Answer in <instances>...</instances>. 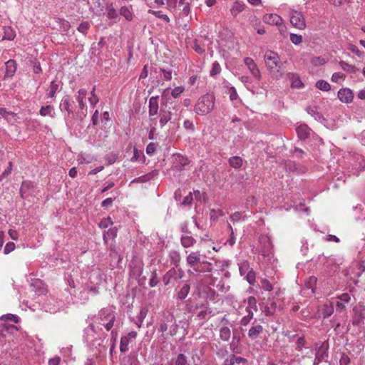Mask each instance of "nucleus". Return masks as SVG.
Here are the masks:
<instances>
[{"mask_svg": "<svg viewBox=\"0 0 365 365\" xmlns=\"http://www.w3.org/2000/svg\"><path fill=\"white\" fill-rule=\"evenodd\" d=\"M119 13L121 16H124L125 19L128 21H132L133 20V14L130 11V9L126 6H123L120 9Z\"/></svg>", "mask_w": 365, "mask_h": 365, "instance_id": "2f4dec72", "label": "nucleus"}, {"mask_svg": "<svg viewBox=\"0 0 365 365\" xmlns=\"http://www.w3.org/2000/svg\"><path fill=\"white\" fill-rule=\"evenodd\" d=\"M39 113L42 116H50L52 118L55 117L54 108L50 105L42 106Z\"/></svg>", "mask_w": 365, "mask_h": 365, "instance_id": "393cba45", "label": "nucleus"}, {"mask_svg": "<svg viewBox=\"0 0 365 365\" xmlns=\"http://www.w3.org/2000/svg\"><path fill=\"white\" fill-rule=\"evenodd\" d=\"M247 362V359L241 356H237L235 354H230L224 360V365H235V364H241Z\"/></svg>", "mask_w": 365, "mask_h": 365, "instance_id": "f8f14e48", "label": "nucleus"}, {"mask_svg": "<svg viewBox=\"0 0 365 365\" xmlns=\"http://www.w3.org/2000/svg\"><path fill=\"white\" fill-rule=\"evenodd\" d=\"M183 126L185 130H190L191 132H193L195 130L194 124L190 120H185L183 123Z\"/></svg>", "mask_w": 365, "mask_h": 365, "instance_id": "0e129e2a", "label": "nucleus"}, {"mask_svg": "<svg viewBox=\"0 0 365 365\" xmlns=\"http://www.w3.org/2000/svg\"><path fill=\"white\" fill-rule=\"evenodd\" d=\"M183 272L180 269L178 271L175 268L170 269L168 271L163 277V282L165 285H168L173 281H176L181 279L182 277Z\"/></svg>", "mask_w": 365, "mask_h": 365, "instance_id": "423d86ee", "label": "nucleus"}, {"mask_svg": "<svg viewBox=\"0 0 365 365\" xmlns=\"http://www.w3.org/2000/svg\"><path fill=\"white\" fill-rule=\"evenodd\" d=\"M175 157V163L176 164L175 166L177 167L178 165H180L181 167H184L185 165H187L190 163V160L187 159V158L180 155L177 154L174 155Z\"/></svg>", "mask_w": 365, "mask_h": 365, "instance_id": "7c9ffc66", "label": "nucleus"}, {"mask_svg": "<svg viewBox=\"0 0 365 365\" xmlns=\"http://www.w3.org/2000/svg\"><path fill=\"white\" fill-rule=\"evenodd\" d=\"M117 231L115 229H110L106 233L103 234V240L106 242L108 239L113 238L116 236Z\"/></svg>", "mask_w": 365, "mask_h": 365, "instance_id": "37998d69", "label": "nucleus"}, {"mask_svg": "<svg viewBox=\"0 0 365 365\" xmlns=\"http://www.w3.org/2000/svg\"><path fill=\"white\" fill-rule=\"evenodd\" d=\"M200 308L202 309L197 314V317L199 319H208L210 317L215 315L212 309L205 304H201Z\"/></svg>", "mask_w": 365, "mask_h": 365, "instance_id": "4468645a", "label": "nucleus"}, {"mask_svg": "<svg viewBox=\"0 0 365 365\" xmlns=\"http://www.w3.org/2000/svg\"><path fill=\"white\" fill-rule=\"evenodd\" d=\"M230 165L235 169H239L242 165V159L240 156H233L229 159Z\"/></svg>", "mask_w": 365, "mask_h": 365, "instance_id": "c756f323", "label": "nucleus"}, {"mask_svg": "<svg viewBox=\"0 0 365 365\" xmlns=\"http://www.w3.org/2000/svg\"><path fill=\"white\" fill-rule=\"evenodd\" d=\"M350 363V358L346 354H341L339 359V365H347Z\"/></svg>", "mask_w": 365, "mask_h": 365, "instance_id": "338daca9", "label": "nucleus"}, {"mask_svg": "<svg viewBox=\"0 0 365 365\" xmlns=\"http://www.w3.org/2000/svg\"><path fill=\"white\" fill-rule=\"evenodd\" d=\"M316 87L323 91H328L330 90L331 86L328 82L324 80H319L316 83Z\"/></svg>", "mask_w": 365, "mask_h": 365, "instance_id": "c9c22d12", "label": "nucleus"}, {"mask_svg": "<svg viewBox=\"0 0 365 365\" xmlns=\"http://www.w3.org/2000/svg\"><path fill=\"white\" fill-rule=\"evenodd\" d=\"M264 329L260 324L253 325L248 331V336L252 340L256 339L260 334L262 333Z\"/></svg>", "mask_w": 365, "mask_h": 365, "instance_id": "a211bd4d", "label": "nucleus"}, {"mask_svg": "<svg viewBox=\"0 0 365 365\" xmlns=\"http://www.w3.org/2000/svg\"><path fill=\"white\" fill-rule=\"evenodd\" d=\"M246 279L250 284L253 285L255 282V272L252 270H250L246 274Z\"/></svg>", "mask_w": 365, "mask_h": 365, "instance_id": "de8ad7c7", "label": "nucleus"}, {"mask_svg": "<svg viewBox=\"0 0 365 365\" xmlns=\"http://www.w3.org/2000/svg\"><path fill=\"white\" fill-rule=\"evenodd\" d=\"M16 70V63L14 60H9L6 63V75L11 77L14 75Z\"/></svg>", "mask_w": 365, "mask_h": 365, "instance_id": "b1692460", "label": "nucleus"}, {"mask_svg": "<svg viewBox=\"0 0 365 365\" xmlns=\"http://www.w3.org/2000/svg\"><path fill=\"white\" fill-rule=\"evenodd\" d=\"M60 91V83L56 81H52L48 89L47 96L48 98H54L57 91Z\"/></svg>", "mask_w": 365, "mask_h": 365, "instance_id": "4be33fe9", "label": "nucleus"}, {"mask_svg": "<svg viewBox=\"0 0 365 365\" xmlns=\"http://www.w3.org/2000/svg\"><path fill=\"white\" fill-rule=\"evenodd\" d=\"M14 249H15V244L12 242H9L6 245V246L4 247V253L5 255H8L9 253H10L13 250H14Z\"/></svg>", "mask_w": 365, "mask_h": 365, "instance_id": "e2e57ef3", "label": "nucleus"}, {"mask_svg": "<svg viewBox=\"0 0 365 365\" xmlns=\"http://www.w3.org/2000/svg\"><path fill=\"white\" fill-rule=\"evenodd\" d=\"M159 117L160 128H163L168 122L175 123L180 118L178 109L171 104L169 106L167 103H161Z\"/></svg>", "mask_w": 365, "mask_h": 365, "instance_id": "f257e3e1", "label": "nucleus"}, {"mask_svg": "<svg viewBox=\"0 0 365 365\" xmlns=\"http://www.w3.org/2000/svg\"><path fill=\"white\" fill-rule=\"evenodd\" d=\"M329 346L328 341H324L322 343L320 346L317 349L315 354V361L317 363H320L321 361H327L329 356Z\"/></svg>", "mask_w": 365, "mask_h": 365, "instance_id": "20e7f679", "label": "nucleus"}, {"mask_svg": "<svg viewBox=\"0 0 365 365\" xmlns=\"http://www.w3.org/2000/svg\"><path fill=\"white\" fill-rule=\"evenodd\" d=\"M231 336V330L228 327H222L220 329V338L223 341H228Z\"/></svg>", "mask_w": 365, "mask_h": 365, "instance_id": "a878e982", "label": "nucleus"}, {"mask_svg": "<svg viewBox=\"0 0 365 365\" xmlns=\"http://www.w3.org/2000/svg\"><path fill=\"white\" fill-rule=\"evenodd\" d=\"M279 55L272 51H267L264 54V61L270 71L279 66Z\"/></svg>", "mask_w": 365, "mask_h": 365, "instance_id": "39448f33", "label": "nucleus"}, {"mask_svg": "<svg viewBox=\"0 0 365 365\" xmlns=\"http://www.w3.org/2000/svg\"><path fill=\"white\" fill-rule=\"evenodd\" d=\"M296 131L301 140L307 139L310 135L311 129L306 124H301L297 127Z\"/></svg>", "mask_w": 365, "mask_h": 365, "instance_id": "ddd939ff", "label": "nucleus"}, {"mask_svg": "<svg viewBox=\"0 0 365 365\" xmlns=\"http://www.w3.org/2000/svg\"><path fill=\"white\" fill-rule=\"evenodd\" d=\"M317 278L314 276H312L309 277V281L307 282V287L311 289L312 291L316 288Z\"/></svg>", "mask_w": 365, "mask_h": 365, "instance_id": "09e8293b", "label": "nucleus"}, {"mask_svg": "<svg viewBox=\"0 0 365 365\" xmlns=\"http://www.w3.org/2000/svg\"><path fill=\"white\" fill-rule=\"evenodd\" d=\"M215 106V96L212 94H205L197 101L194 110L198 115H206L210 113Z\"/></svg>", "mask_w": 365, "mask_h": 365, "instance_id": "f03ea898", "label": "nucleus"}, {"mask_svg": "<svg viewBox=\"0 0 365 365\" xmlns=\"http://www.w3.org/2000/svg\"><path fill=\"white\" fill-rule=\"evenodd\" d=\"M248 307L253 309L255 311H257V300L255 297L250 296L247 298Z\"/></svg>", "mask_w": 365, "mask_h": 365, "instance_id": "c03bdc74", "label": "nucleus"}, {"mask_svg": "<svg viewBox=\"0 0 365 365\" xmlns=\"http://www.w3.org/2000/svg\"><path fill=\"white\" fill-rule=\"evenodd\" d=\"M339 65L344 71L348 73H356L359 71L355 66L349 64L344 61H339Z\"/></svg>", "mask_w": 365, "mask_h": 365, "instance_id": "c85d7f7f", "label": "nucleus"}, {"mask_svg": "<svg viewBox=\"0 0 365 365\" xmlns=\"http://www.w3.org/2000/svg\"><path fill=\"white\" fill-rule=\"evenodd\" d=\"M287 78L291 81L292 88H300L304 86V84L302 82L298 74L294 73H289L287 74Z\"/></svg>", "mask_w": 365, "mask_h": 365, "instance_id": "dca6fc26", "label": "nucleus"}, {"mask_svg": "<svg viewBox=\"0 0 365 365\" xmlns=\"http://www.w3.org/2000/svg\"><path fill=\"white\" fill-rule=\"evenodd\" d=\"M1 319H5L6 320L11 321L14 323L19 322V317L16 315H14L12 314H8L4 315L1 317Z\"/></svg>", "mask_w": 365, "mask_h": 365, "instance_id": "bf43d9fd", "label": "nucleus"}, {"mask_svg": "<svg viewBox=\"0 0 365 365\" xmlns=\"http://www.w3.org/2000/svg\"><path fill=\"white\" fill-rule=\"evenodd\" d=\"M156 271V269H154L151 272V277L149 281V285L151 287H155L159 282Z\"/></svg>", "mask_w": 365, "mask_h": 365, "instance_id": "58836bf2", "label": "nucleus"}, {"mask_svg": "<svg viewBox=\"0 0 365 365\" xmlns=\"http://www.w3.org/2000/svg\"><path fill=\"white\" fill-rule=\"evenodd\" d=\"M166 319H167V322H174L173 325L170 327V335L172 336L176 335V334L178 331L179 326L176 323V321L175 320V318H174L173 315H169L168 317H167Z\"/></svg>", "mask_w": 365, "mask_h": 365, "instance_id": "cd10ccee", "label": "nucleus"}, {"mask_svg": "<svg viewBox=\"0 0 365 365\" xmlns=\"http://www.w3.org/2000/svg\"><path fill=\"white\" fill-rule=\"evenodd\" d=\"M221 71V67L220 66V64L215 61L212 63V69L210 71V76H215L217 74H219Z\"/></svg>", "mask_w": 365, "mask_h": 365, "instance_id": "a19ab883", "label": "nucleus"}, {"mask_svg": "<svg viewBox=\"0 0 365 365\" xmlns=\"http://www.w3.org/2000/svg\"><path fill=\"white\" fill-rule=\"evenodd\" d=\"M239 344H240L230 342V351L232 353V354H240L241 351H240V348L239 346Z\"/></svg>", "mask_w": 365, "mask_h": 365, "instance_id": "6e6d98bb", "label": "nucleus"}, {"mask_svg": "<svg viewBox=\"0 0 365 365\" xmlns=\"http://www.w3.org/2000/svg\"><path fill=\"white\" fill-rule=\"evenodd\" d=\"M173 365H190L188 357L184 354H178L175 359H173Z\"/></svg>", "mask_w": 365, "mask_h": 365, "instance_id": "aec40b11", "label": "nucleus"}, {"mask_svg": "<svg viewBox=\"0 0 365 365\" xmlns=\"http://www.w3.org/2000/svg\"><path fill=\"white\" fill-rule=\"evenodd\" d=\"M147 314V311L145 309H141L140 313L137 316V320L135 322L136 326L140 328L142 326L144 319Z\"/></svg>", "mask_w": 365, "mask_h": 365, "instance_id": "f704fd0d", "label": "nucleus"}, {"mask_svg": "<svg viewBox=\"0 0 365 365\" xmlns=\"http://www.w3.org/2000/svg\"><path fill=\"white\" fill-rule=\"evenodd\" d=\"M290 41L295 45H299L302 42V36L295 34H290Z\"/></svg>", "mask_w": 365, "mask_h": 365, "instance_id": "a18cd8bd", "label": "nucleus"}, {"mask_svg": "<svg viewBox=\"0 0 365 365\" xmlns=\"http://www.w3.org/2000/svg\"><path fill=\"white\" fill-rule=\"evenodd\" d=\"M205 292H206L207 294V298H209L211 300H215L216 293L214 289H211L209 287H205Z\"/></svg>", "mask_w": 365, "mask_h": 365, "instance_id": "680f3d73", "label": "nucleus"}, {"mask_svg": "<svg viewBox=\"0 0 365 365\" xmlns=\"http://www.w3.org/2000/svg\"><path fill=\"white\" fill-rule=\"evenodd\" d=\"M250 264L247 261L243 262L240 266V273L242 276L245 275L249 271Z\"/></svg>", "mask_w": 365, "mask_h": 365, "instance_id": "79ce46f5", "label": "nucleus"}, {"mask_svg": "<svg viewBox=\"0 0 365 365\" xmlns=\"http://www.w3.org/2000/svg\"><path fill=\"white\" fill-rule=\"evenodd\" d=\"M89 27H90V24L88 22H87V21L83 22L78 26V31L83 34H86V31L89 29Z\"/></svg>", "mask_w": 365, "mask_h": 365, "instance_id": "4d7b16f0", "label": "nucleus"}, {"mask_svg": "<svg viewBox=\"0 0 365 365\" xmlns=\"http://www.w3.org/2000/svg\"><path fill=\"white\" fill-rule=\"evenodd\" d=\"M307 111L309 115L314 117V118L317 120L323 121L325 120L324 116L319 112H318L317 109L314 108L308 107L307 108Z\"/></svg>", "mask_w": 365, "mask_h": 365, "instance_id": "473e14b6", "label": "nucleus"}, {"mask_svg": "<svg viewBox=\"0 0 365 365\" xmlns=\"http://www.w3.org/2000/svg\"><path fill=\"white\" fill-rule=\"evenodd\" d=\"M262 287L265 291H271L272 289V285L269 281L267 279H263L261 281Z\"/></svg>", "mask_w": 365, "mask_h": 365, "instance_id": "5fc2aeb1", "label": "nucleus"}, {"mask_svg": "<svg viewBox=\"0 0 365 365\" xmlns=\"http://www.w3.org/2000/svg\"><path fill=\"white\" fill-rule=\"evenodd\" d=\"M192 48L195 50V51L200 54L205 52V49L201 47L196 39L193 41Z\"/></svg>", "mask_w": 365, "mask_h": 365, "instance_id": "774afa93", "label": "nucleus"}, {"mask_svg": "<svg viewBox=\"0 0 365 365\" xmlns=\"http://www.w3.org/2000/svg\"><path fill=\"white\" fill-rule=\"evenodd\" d=\"M190 289V284L187 283L184 284L178 292V299L180 300L185 299L187 297Z\"/></svg>", "mask_w": 365, "mask_h": 365, "instance_id": "bb28decb", "label": "nucleus"}, {"mask_svg": "<svg viewBox=\"0 0 365 365\" xmlns=\"http://www.w3.org/2000/svg\"><path fill=\"white\" fill-rule=\"evenodd\" d=\"M87 95L86 90L81 88L78 91V95L76 96V99L78 103L79 108L83 110L86 107V104L84 103V99L86 98Z\"/></svg>", "mask_w": 365, "mask_h": 365, "instance_id": "5701e85b", "label": "nucleus"}, {"mask_svg": "<svg viewBox=\"0 0 365 365\" xmlns=\"http://www.w3.org/2000/svg\"><path fill=\"white\" fill-rule=\"evenodd\" d=\"M338 98L343 103H350L354 98L353 92L349 88H341L338 91Z\"/></svg>", "mask_w": 365, "mask_h": 365, "instance_id": "1a4fd4ad", "label": "nucleus"}, {"mask_svg": "<svg viewBox=\"0 0 365 365\" xmlns=\"http://www.w3.org/2000/svg\"><path fill=\"white\" fill-rule=\"evenodd\" d=\"M263 21L270 25L281 26L283 20L276 14H266L263 16Z\"/></svg>", "mask_w": 365, "mask_h": 365, "instance_id": "9d476101", "label": "nucleus"}, {"mask_svg": "<svg viewBox=\"0 0 365 365\" xmlns=\"http://www.w3.org/2000/svg\"><path fill=\"white\" fill-rule=\"evenodd\" d=\"M240 341H241V337H240V331L237 329H233L232 339L231 342L240 344Z\"/></svg>", "mask_w": 365, "mask_h": 365, "instance_id": "864d4df0", "label": "nucleus"}, {"mask_svg": "<svg viewBox=\"0 0 365 365\" xmlns=\"http://www.w3.org/2000/svg\"><path fill=\"white\" fill-rule=\"evenodd\" d=\"M245 64L247 66L253 77L258 81L262 78L260 71L252 58L247 57L244 60Z\"/></svg>", "mask_w": 365, "mask_h": 365, "instance_id": "0eeeda50", "label": "nucleus"}, {"mask_svg": "<svg viewBox=\"0 0 365 365\" xmlns=\"http://www.w3.org/2000/svg\"><path fill=\"white\" fill-rule=\"evenodd\" d=\"M95 90H96V88L93 87V88L91 93V97H90L88 98L91 105L93 106H95L96 105V103L98 102V98L97 97V96L95 93Z\"/></svg>", "mask_w": 365, "mask_h": 365, "instance_id": "603ef678", "label": "nucleus"}, {"mask_svg": "<svg viewBox=\"0 0 365 365\" xmlns=\"http://www.w3.org/2000/svg\"><path fill=\"white\" fill-rule=\"evenodd\" d=\"M341 78V79L345 78V75L344 73H339V72H336L332 74L331 81L333 82L337 83L339 81V80Z\"/></svg>", "mask_w": 365, "mask_h": 365, "instance_id": "69168bd1", "label": "nucleus"}, {"mask_svg": "<svg viewBox=\"0 0 365 365\" xmlns=\"http://www.w3.org/2000/svg\"><path fill=\"white\" fill-rule=\"evenodd\" d=\"M245 3L236 1L233 4V5L230 9L231 14L233 16H237L240 13H241L245 9Z\"/></svg>", "mask_w": 365, "mask_h": 365, "instance_id": "412c9836", "label": "nucleus"}, {"mask_svg": "<svg viewBox=\"0 0 365 365\" xmlns=\"http://www.w3.org/2000/svg\"><path fill=\"white\" fill-rule=\"evenodd\" d=\"M113 224V222L110 219V217H107L103 219L101 222L99 223V227L101 228H107L109 225H111Z\"/></svg>", "mask_w": 365, "mask_h": 365, "instance_id": "13d9d810", "label": "nucleus"}, {"mask_svg": "<svg viewBox=\"0 0 365 365\" xmlns=\"http://www.w3.org/2000/svg\"><path fill=\"white\" fill-rule=\"evenodd\" d=\"M227 93L230 95V99L232 101L237 100L238 98V95H237L235 88L233 86H231V87L227 86Z\"/></svg>", "mask_w": 365, "mask_h": 365, "instance_id": "ea45409f", "label": "nucleus"}, {"mask_svg": "<svg viewBox=\"0 0 365 365\" xmlns=\"http://www.w3.org/2000/svg\"><path fill=\"white\" fill-rule=\"evenodd\" d=\"M334 312V308L331 306L325 305L322 309V314L324 318L330 317Z\"/></svg>", "mask_w": 365, "mask_h": 365, "instance_id": "49530a36", "label": "nucleus"}, {"mask_svg": "<svg viewBox=\"0 0 365 365\" xmlns=\"http://www.w3.org/2000/svg\"><path fill=\"white\" fill-rule=\"evenodd\" d=\"M180 242L182 247L187 248L193 246L196 242V240L188 234L182 235Z\"/></svg>", "mask_w": 365, "mask_h": 365, "instance_id": "6ab92c4d", "label": "nucleus"}, {"mask_svg": "<svg viewBox=\"0 0 365 365\" xmlns=\"http://www.w3.org/2000/svg\"><path fill=\"white\" fill-rule=\"evenodd\" d=\"M184 91V88L182 86L175 87L171 91V95L173 98H176L180 96V94Z\"/></svg>", "mask_w": 365, "mask_h": 365, "instance_id": "8fccbe9b", "label": "nucleus"}, {"mask_svg": "<svg viewBox=\"0 0 365 365\" xmlns=\"http://www.w3.org/2000/svg\"><path fill=\"white\" fill-rule=\"evenodd\" d=\"M290 22L293 26L299 29L306 28L305 19L303 14L297 11H292L290 14Z\"/></svg>", "mask_w": 365, "mask_h": 365, "instance_id": "7ed1b4c3", "label": "nucleus"}, {"mask_svg": "<svg viewBox=\"0 0 365 365\" xmlns=\"http://www.w3.org/2000/svg\"><path fill=\"white\" fill-rule=\"evenodd\" d=\"M129 339L128 336H122L120 342V351L126 352L128 350Z\"/></svg>", "mask_w": 365, "mask_h": 365, "instance_id": "e433bc0d", "label": "nucleus"}, {"mask_svg": "<svg viewBox=\"0 0 365 365\" xmlns=\"http://www.w3.org/2000/svg\"><path fill=\"white\" fill-rule=\"evenodd\" d=\"M160 72L163 73V78L165 81H170L172 79V70H167L161 68Z\"/></svg>", "mask_w": 365, "mask_h": 365, "instance_id": "052dcab7", "label": "nucleus"}, {"mask_svg": "<svg viewBox=\"0 0 365 365\" xmlns=\"http://www.w3.org/2000/svg\"><path fill=\"white\" fill-rule=\"evenodd\" d=\"M201 259H202V256L200 254L199 251L192 252L191 253H190L187 255V257L186 258V262L190 267H192V271H193L194 267H197V265L199 264V262H200Z\"/></svg>", "mask_w": 365, "mask_h": 365, "instance_id": "9b49d317", "label": "nucleus"}, {"mask_svg": "<svg viewBox=\"0 0 365 365\" xmlns=\"http://www.w3.org/2000/svg\"><path fill=\"white\" fill-rule=\"evenodd\" d=\"M158 109V96H152L149 99V115L154 116L157 115Z\"/></svg>", "mask_w": 365, "mask_h": 365, "instance_id": "2eb2a0df", "label": "nucleus"}, {"mask_svg": "<svg viewBox=\"0 0 365 365\" xmlns=\"http://www.w3.org/2000/svg\"><path fill=\"white\" fill-rule=\"evenodd\" d=\"M157 145L155 143H150L146 148V153L148 155H152L156 150Z\"/></svg>", "mask_w": 365, "mask_h": 365, "instance_id": "3c124183", "label": "nucleus"}, {"mask_svg": "<svg viewBox=\"0 0 365 365\" xmlns=\"http://www.w3.org/2000/svg\"><path fill=\"white\" fill-rule=\"evenodd\" d=\"M213 269L212 264L202 259L197 267H194V270H188L191 274L194 272H211Z\"/></svg>", "mask_w": 365, "mask_h": 365, "instance_id": "6e6552de", "label": "nucleus"}, {"mask_svg": "<svg viewBox=\"0 0 365 365\" xmlns=\"http://www.w3.org/2000/svg\"><path fill=\"white\" fill-rule=\"evenodd\" d=\"M59 108L61 111H63V110L67 111L68 115L73 113V112L71 99L68 96H64L62 98Z\"/></svg>", "mask_w": 365, "mask_h": 365, "instance_id": "f3484780", "label": "nucleus"}, {"mask_svg": "<svg viewBox=\"0 0 365 365\" xmlns=\"http://www.w3.org/2000/svg\"><path fill=\"white\" fill-rule=\"evenodd\" d=\"M107 12V16L109 19H115L118 16L117 11L113 7L112 3L107 4L106 8Z\"/></svg>", "mask_w": 365, "mask_h": 365, "instance_id": "72a5a7b5", "label": "nucleus"}, {"mask_svg": "<svg viewBox=\"0 0 365 365\" xmlns=\"http://www.w3.org/2000/svg\"><path fill=\"white\" fill-rule=\"evenodd\" d=\"M148 13L155 15L158 18L163 19L166 22L170 21V18L166 14H163L161 11H154L150 9L148 10Z\"/></svg>", "mask_w": 365, "mask_h": 365, "instance_id": "4c0bfd02", "label": "nucleus"}]
</instances>
